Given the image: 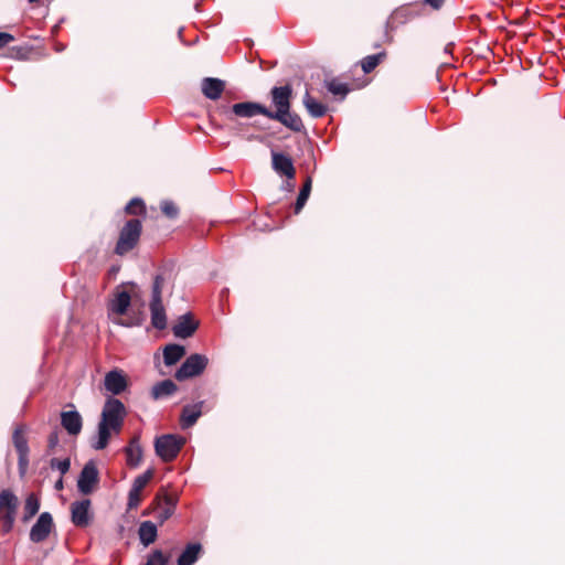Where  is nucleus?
I'll use <instances>...</instances> for the list:
<instances>
[{
  "mask_svg": "<svg viewBox=\"0 0 565 565\" xmlns=\"http://www.w3.org/2000/svg\"><path fill=\"white\" fill-rule=\"evenodd\" d=\"M142 231V224L139 218H130L121 227L119 237L115 246V253L124 256L136 247Z\"/></svg>",
  "mask_w": 565,
  "mask_h": 565,
  "instance_id": "obj_1",
  "label": "nucleus"
},
{
  "mask_svg": "<svg viewBox=\"0 0 565 565\" xmlns=\"http://www.w3.org/2000/svg\"><path fill=\"white\" fill-rule=\"evenodd\" d=\"M185 444V438L177 434H164L156 437V455L164 462L174 460Z\"/></svg>",
  "mask_w": 565,
  "mask_h": 565,
  "instance_id": "obj_2",
  "label": "nucleus"
},
{
  "mask_svg": "<svg viewBox=\"0 0 565 565\" xmlns=\"http://www.w3.org/2000/svg\"><path fill=\"white\" fill-rule=\"evenodd\" d=\"M126 415L127 411L124 403L120 399L110 396L104 404L100 422L113 427L115 433H119L124 425Z\"/></svg>",
  "mask_w": 565,
  "mask_h": 565,
  "instance_id": "obj_3",
  "label": "nucleus"
},
{
  "mask_svg": "<svg viewBox=\"0 0 565 565\" xmlns=\"http://www.w3.org/2000/svg\"><path fill=\"white\" fill-rule=\"evenodd\" d=\"M209 365V358L205 354H190L175 371L174 377L182 382L200 376Z\"/></svg>",
  "mask_w": 565,
  "mask_h": 565,
  "instance_id": "obj_4",
  "label": "nucleus"
},
{
  "mask_svg": "<svg viewBox=\"0 0 565 565\" xmlns=\"http://www.w3.org/2000/svg\"><path fill=\"white\" fill-rule=\"evenodd\" d=\"M270 100L273 106L276 108L271 110L267 107V118L279 116L291 109L292 87L289 84L284 86H274L270 92Z\"/></svg>",
  "mask_w": 565,
  "mask_h": 565,
  "instance_id": "obj_5",
  "label": "nucleus"
},
{
  "mask_svg": "<svg viewBox=\"0 0 565 565\" xmlns=\"http://www.w3.org/2000/svg\"><path fill=\"white\" fill-rule=\"evenodd\" d=\"M223 114L226 115L228 120H233L234 116L239 118H253L257 115L267 117V107L257 102H242L232 105L230 108L225 107Z\"/></svg>",
  "mask_w": 565,
  "mask_h": 565,
  "instance_id": "obj_6",
  "label": "nucleus"
},
{
  "mask_svg": "<svg viewBox=\"0 0 565 565\" xmlns=\"http://www.w3.org/2000/svg\"><path fill=\"white\" fill-rule=\"evenodd\" d=\"M99 483V471L96 462L90 459L82 468L77 478V490L83 495L93 493Z\"/></svg>",
  "mask_w": 565,
  "mask_h": 565,
  "instance_id": "obj_7",
  "label": "nucleus"
},
{
  "mask_svg": "<svg viewBox=\"0 0 565 565\" xmlns=\"http://www.w3.org/2000/svg\"><path fill=\"white\" fill-rule=\"evenodd\" d=\"M55 529L53 516L50 512H42L35 523L32 525L29 539L32 543L44 542Z\"/></svg>",
  "mask_w": 565,
  "mask_h": 565,
  "instance_id": "obj_8",
  "label": "nucleus"
},
{
  "mask_svg": "<svg viewBox=\"0 0 565 565\" xmlns=\"http://www.w3.org/2000/svg\"><path fill=\"white\" fill-rule=\"evenodd\" d=\"M213 406L207 405L204 401H199L192 405L188 404L183 406L180 416L182 429H188L194 426L202 414L210 412Z\"/></svg>",
  "mask_w": 565,
  "mask_h": 565,
  "instance_id": "obj_9",
  "label": "nucleus"
},
{
  "mask_svg": "<svg viewBox=\"0 0 565 565\" xmlns=\"http://www.w3.org/2000/svg\"><path fill=\"white\" fill-rule=\"evenodd\" d=\"M18 507L19 500L17 495L9 489L2 490L0 492V512L2 510L4 512L0 514V522L14 523Z\"/></svg>",
  "mask_w": 565,
  "mask_h": 565,
  "instance_id": "obj_10",
  "label": "nucleus"
},
{
  "mask_svg": "<svg viewBox=\"0 0 565 565\" xmlns=\"http://www.w3.org/2000/svg\"><path fill=\"white\" fill-rule=\"evenodd\" d=\"M416 15L417 14L409 8V6H401L396 8L385 23V40L387 42H392L393 36L390 35L388 32L395 30L396 24H405Z\"/></svg>",
  "mask_w": 565,
  "mask_h": 565,
  "instance_id": "obj_11",
  "label": "nucleus"
},
{
  "mask_svg": "<svg viewBox=\"0 0 565 565\" xmlns=\"http://www.w3.org/2000/svg\"><path fill=\"white\" fill-rule=\"evenodd\" d=\"M90 500L83 499L71 504V520L77 527H86L92 521Z\"/></svg>",
  "mask_w": 565,
  "mask_h": 565,
  "instance_id": "obj_12",
  "label": "nucleus"
},
{
  "mask_svg": "<svg viewBox=\"0 0 565 565\" xmlns=\"http://www.w3.org/2000/svg\"><path fill=\"white\" fill-rule=\"evenodd\" d=\"M105 390L114 396L120 395L128 387L126 374L119 369H113L104 377Z\"/></svg>",
  "mask_w": 565,
  "mask_h": 565,
  "instance_id": "obj_13",
  "label": "nucleus"
},
{
  "mask_svg": "<svg viewBox=\"0 0 565 565\" xmlns=\"http://www.w3.org/2000/svg\"><path fill=\"white\" fill-rule=\"evenodd\" d=\"M199 328L196 321L191 312H186L179 317L177 323L172 327L174 337L179 339H188L194 334Z\"/></svg>",
  "mask_w": 565,
  "mask_h": 565,
  "instance_id": "obj_14",
  "label": "nucleus"
},
{
  "mask_svg": "<svg viewBox=\"0 0 565 565\" xmlns=\"http://www.w3.org/2000/svg\"><path fill=\"white\" fill-rule=\"evenodd\" d=\"M271 164L273 169L280 175L286 177L289 180L295 179L296 169L294 167L292 159L282 152H271Z\"/></svg>",
  "mask_w": 565,
  "mask_h": 565,
  "instance_id": "obj_15",
  "label": "nucleus"
},
{
  "mask_svg": "<svg viewBox=\"0 0 565 565\" xmlns=\"http://www.w3.org/2000/svg\"><path fill=\"white\" fill-rule=\"evenodd\" d=\"M61 425L71 436H76L83 427V419L76 409L64 411L61 413Z\"/></svg>",
  "mask_w": 565,
  "mask_h": 565,
  "instance_id": "obj_16",
  "label": "nucleus"
},
{
  "mask_svg": "<svg viewBox=\"0 0 565 565\" xmlns=\"http://www.w3.org/2000/svg\"><path fill=\"white\" fill-rule=\"evenodd\" d=\"M149 309L152 327L157 330H164L167 328V315L162 298H151Z\"/></svg>",
  "mask_w": 565,
  "mask_h": 565,
  "instance_id": "obj_17",
  "label": "nucleus"
},
{
  "mask_svg": "<svg viewBox=\"0 0 565 565\" xmlns=\"http://www.w3.org/2000/svg\"><path fill=\"white\" fill-rule=\"evenodd\" d=\"M201 89L206 98L216 100L225 89V82L217 77H204L201 82Z\"/></svg>",
  "mask_w": 565,
  "mask_h": 565,
  "instance_id": "obj_18",
  "label": "nucleus"
},
{
  "mask_svg": "<svg viewBox=\"0 0 565 565\" xmlns=\"http://www.w3.org/2000/svg\"><path fill=\"white\" fill-rule=\"evenodd\" d=\"M127 465L137 468L142 460V448L140 446L139 436H134L128 446L124 448Z\"/></svg>",
  "mask_w": 565,
  "mask_h": 565,
  "instance_id": "obj_19",
  "label": "nucleus"
},
{
  "mask_svg": "<svg viewBox=\"0 0 565 565\" xmlns=\"http://www.w3.org/2000/svg\"><path fill=\"white\" fill-rule=\"evenodd\" d=\"M271 119L279 121L281 125H284L286 128L290 129L291 131H295V132L306 131V128H305L301 117L298 114L292 113L291 109H289L288 111H285V114H281L280 117L274 116Z\"/></svg>",
  "mask_w": 565,
  "mask_h": 565,
  "instance_id": "obj_20",
  "label": "nucleus"
},
{
  "mask_svg": "<svg viewBox=\"0 0 565 565\" xmlns=\"http://www.w3.org/2000/svg\"><path fill=\"white\" fill-rule=\"evenodd\" d=\"M202 553V545L198 542L189 543L177 559V565H193Z\"/></svg>",
  "mask_w": 565,
  "mask_h": 565,
  "instance_id": "obj_21",
  "label": "nucleus"
},
{
  "mask_svg": "<svg viewBox=\"0 0 565 565\" xmlns=\"http://www.w3.org/2000/svg\"><path fill=\"white\" fill-rule=\"evenodd\" d=\"M186 354L185 347L178 343H170L163 348V362L167 366L177 364Z\"/></svg>",
  "mask_w": 565,
  "mask_h": 565,
  "instance_id": "obj_22",
  "label": "nucleus"
},
{
  "mask_svg": "<svg viewBox=\"0 0 565 565\" xmlns=\"http://www.w3.org/2000/svg\"><path fill=\"white\" fill-rule=\"evenodd\" d=\"M138 535L140 543L143 546H149L152 544L158 536V527L157 524L152 521H143L140 523L138 529Z\"/></svg>",
  "mask_w": 565,
  "mask_h": 565,
  "instance_id": "obj_23",
  "label": "nucleus"
},
{
  "mask_svg": "<svg viewBox=\"0 0 565 565\" xmlns=\"http://www.w3.org/2000/svg\"><path fill=\"white\" fill-rule=\"evenodd\" d=\"M302 103L309 115L313 118L323 117L328 110L327 106L315 99L308 90L303 95Z\"/></svg>",
  "mask_w": 565,
  "mask_h": 565,
  "instance_id": "obj_24",
  "label": "nucleus"
},
{
  "mask_svg": "<svg viewBox=\"0 0 565 565\" xmlns=\"http://www.w3.org/2000/svg\"><path fill=\"white\" fill-rule=\"evenodd\" d=\"M178 391L177 384L170 380H163L156 383L151 388V397L153 399H160L167 396H171Z\"/></svg>",
  "mask_w": 565,
  "mask_h": 565,
  "instance_id": "obj_25",
  "label": "nucleus"
},
{
  "mask_svg": "<svg viewBox=\"0 0 565 565\" xmlns=\"http://www.w3.org/2000/svg\"><path fill=\"white\" fill-rule=\"evenodd\" d=\"M131 303V296L127 290L119 291L111 301L110 309L114 313L124 316L128 313Z\"/></svg>",
  "mask_w": 565,
  "mask_h": 565,
  "instance_id": "obj_26",
  "label": "nucleus"
},
{
  "mask_svg": "<svg viewBox=\"0 0 565 565\" xmlns=\"http://www.w3.org/2000/svg\"><path fill=\"white\" fill-rule=\"evenodd\" d=\"M172 270L166 267L160 268L153 277L151 287V298H162V287L166 281L171 279Z\"/></svg>",
  "mask_w": 565,
  "mask_h": 565,
  "instance_id": "obj_27",
  "label": "nucleus"
},
{
  "mask_svg": "<svg viewBox=\"0 0 565 565\" xmlns=\"http://www.w3.org/2000/svg\"><path fill=\"white\" fill-rule=\"evenodd\" d=\"M113 427L109 425L99 422L98 423V431H97V440L92 443V447L95 450H103L107 447L109 439L111 437Z\"/></svg>",
  "mask_w": 565,
  "mask_h": 565,
  "instance_id": "obj_28",
  "label": "nucleus"
},
{
  "mask_svg": "<svg viewBox=\"0 0 565 565\" xmlns=\"http://www.w3.org/2000/svg\"><path fill=\"white\" fill-rule=\"evenodd\" d=\"M40 507L41 503L39 497L35 493H30L25 499L22 522L28 523L34 515L38 514Z\"/></svg>",
  "mask_w": 565,
  "mask_h": 565,
  "instance_id": "obj_29",
  "label": "nucleus"
},
{
  "mask_svg": "<svg viewBox=\"0 0 565 565\" xmlns=\"http://www.w3.org/2000/svg\"><path fill=\"white\" fill-rule=\"evenodd\" d=\"M311 189H312V179H311V177L308 175V177H306L305 182H303V184L298 193L297 200L295 202L294 210H295L296 214L300 213V211L306 205V203L310 196Z\"/></svg>",
  "mask_w": 565,
  "mask_h": 565,
  "instance_id": "obj_30",
  "label": "nucleus"
},
{
  "mask_svg": "<svg viewBox=\"0 0 565 565\" xmlns=\"http://www.w3.org/2000/svg\"><path fill=\"white\" fill-rule=\"evenodd\" d=\"M126 316L127 318L125 320L118 322L122 327H140L146 321V312L142 308L132 309L130 312L128 311Z\"/></svg>",
  "mask_w": 565,
  "mask_h": 565,
  "instance_id": "obj_31",
  "label": "nucleus"
},
{
  "mask_svg": "<svg viewBox=\"0 0 565 565\" xmlns=\"http://www.w3.org/2000/svg\"><path fill=\"white\" fill-rule=\"evenodd\" d=\"M24 427L17 426L13 430L12 443L17 450V454L30 452L26 438L23 436Z\"/></svg>",
  "mask_w": 565,
  "mask_h": 565,
  "instance_id": "obj_32",
  "label": "nucleus"
},
{
  "mask_svg": "<svg viewBox=\"0 0 565 565\" xmlns=\"http://www.w3.org/2000/svg\"><path fill=\"white\" fill-rule=\"evenodd\" d=\"M385 56H386V53L384 51L380 52V53H376V54H372V55L365 56L364 58L361 60L362 71L365 74L371 73L372 71L375 70V67L381 63V61Z\"/></svg>",
  "mask_w": 565,
  "mask_h": 565,
  "instance_id": "obj_33",
  "label": "nucleus"
},
{
  "mask_svg": "<svg viewBox=\"0 0 565 565\" xmlns=\"http://www.w3.org/2000/svg\"><path fill=\"white\" fill-rule=\"evenodd\" d=\"M324 86L334 96H340L342 99L349 94L350 87L347 83H340L335 78L324 81Z\"/></svg>",
  "mask_w": 565,
  "mask_h": 565,
  "instance_id": "obj_34",
  "label": "nucleus"
},
{
  "mask_svg": "<svg viewBox=\"0 0 565 565\" xmlns=\"http://www.w3.org/2000/svg\"><path fill=\"white\" fill-rule=\"evenodd\" d=\"M178 501V495L169 493H158L154 498L156 508H160L161 504H164V508H172L173 512L175 510Z\"/></svg>",
  "mask_w": 565,
  "mask_h": 565,
  "instance_id": "obj_35",
  "label": "nucleus"
},
{
  "mask_svg": "<svg viewBox=\"0 0 565 565\" xmlns=\"http://www.w3.org/2000/svg\"><path fill=\"white\" fill-rule=\"evenodd\" d=\"M154 470L152 468L147 469L143 473L135 478L130 489L141 492L147 483L152 479Z\"/></svg>",
  "mask_w": 565,
  "mask_h": 565,
  "instance_id": "obj_36",
  "label": "nucleus"
},
{
  "mask_svg": "<svg viewBox=\"0 0 565 565\" xmlns=\"http://www.w3.org/2000/svg\"><path fill=\"white\" fill-rule=\"evenodd\" d=\"M169 559L161 550H153L147 555L145 565H167Z\"/></svg>",
  "mask_w": 565,
  "mask_h": 565,
  "instance_id": "obj_37",
  "label": "nucleus"
},
{
  "mask_svg": "<svg viewBox=\"0 0 565 565\" xmlns=\"http://www.w3.org/2000/svg\"><path fill=\"white\" fill-rule=\"evenodd\" d=\"M127 214L137 215L146 213L145 202L140 198L131 199L125 207Z\"/></svg>",
  "mask_w": 565,
  "mask_h": 565,
  "instance_id": "obj_38",
  "label": "nucleus"
},
{
  "mask_svg": "<svg viewBox=\"0 0 565 565\" xmlns=\"http://www.w3.org/2000/svg\"><path fill=\"white\" fill-rule=\"evenodd\" d=\"M50 467L52 469L58 470L61 473V477H62L70 471L71 459L70 458H64V459L52 458L50 460Z\"/></svg>",
  "mask_w": 565,
  "mask_h": 565,
  "instance_id": "obj_39",
  "label": "nucleus"
},
{
  "mask_svg": "<svg viewBox=\"0 0 565 565\" xmlns=\"http://www.w3.org/2000/svg\"><path fill=\"white\" fill-rule=\"evenodd\" d=\"M161 211L169 218H175L179 215V207L169 200L161 202Z\"/></svg>",
  "mask_w": 565,
  "mask_h": 565,
  "instance_id": "obj_40",
  "label": "nucleus"
},
{
  "mask_svg": "<svg viewBox=\"0 0 565 565\" xmlns=\"http://www.w3.org/2000/svg\"><path fill=\"white\" fill-rule=\"evenodd\" d=\"M141 501L140 492L130 489L128 492V502L127 507L129 510L136 509Z\"/></svg>",
  "mask_w": 565,
  "mask_h": 565,
  "instance_id": "obj_41",
  "label": "nucleus"
},
{
  "mask_svg": "<svg viewBox=\"0 0 565 565\" xmlns=\"http://www.w3.org/2000/svg\"><path fill=\"white\" fill-rule=\"evenodd\" d=\"M29 467V452L18 454V468L21 476L26 472Z\"/></svg>",
  "mask_w": 565,
  "mask_h": 565,
  "instance_id": "obj_42",
  "label": "nucleus"
},
{
  "mask_svg": "<svg viewBox=\"0 0 565 565\" xmlns=\"http://www.w3.org/2000/svg\"><path fill=\"white\" fill-rule=\"evenodd\" d=\"M159 509V512L157 514V520L159 522V524H163L168 519H170L172 515H173V511H172V508H158Z\"/></svg>",
  "mask_w": 565,
  "mask_h": 565,
  "instance_id": "obj_43",
  "label": "nucleus"
},
{
  "mask_svg": "<svg viewBox=\"0 0 565 565\" xmlns=\"http://www.w3.org/2000/svg\"><path fill=\"white\" fill-rule=\"evenodd\" d=\"M60 438L57 430L51 431V434L47 437V448L50 451L54 450L55 447L58 445Z\"/></svg>",
  "mask_w": 565,
  "mask_h": 565,
  "instance_id": "obj_44",
  "label": "nucleus"
},
{
  "mask_svg": "<svg viewBox=\"0 0 565 565\" xmlns=\"http://www.w3.org/2000/svg\"><path fill=\"white\" fill-rule=\"evenodd\" d=\"M423 3L433 10H440L444 7L445 0H422Z\"/></svg>",
  "mask_w": 565,
  "mask_h": 565,
  "instance_id": "obj_45",
  "label": "nucleus"
},
{
  "mask_svg": "<svg viewBox=\"0 0 565 565\" xmlns=\"http://www.w3.org/2000/svg\"><path fill=\"white\" fill-rule=\"evenodd\" d=\"M14 41V36L8 32H0V49Z\"/></svg>",
  "mask_w": 565,
  "mask_h": 565,
  "instance_id": "obj_46",
  "label": "nucleus"
},
{
  "mask_svg": "<svg viewBox=\"0 0 565 565\" xmlns=\"http://www.w3.org/2000/svg\"><path fill=\"white\" fill-rule=\"evenodd\" d=\"M14 523H2V532L8 534L12 531Z\"/></svg>",
  "mask_w": 565,
  "mask_h": 565,
  "instance_id": "obj_47",
  "label": "nucleus"
},
{
  "mask_svg": "<svg viewBox=\"0 0 565 565\" xmlns=\"http://www.w3.org/2000/svg\"><path fill=\"white\" fill-rule=\"evenodd\" d=\"M64 488V481H63V478L60 477L58 480H56L55 484H54V489L60 491Z\"/></svg>",
  "mask_w": 565,
  "mask_h": 565,
  "instance_id": "obj_48",
  "label": "nucleus"
},
{
  "mask_svg": "<svg viewBox=\"0 0 565 565\" xmlns=\"http://www.w3.org/2000/svg\"><path fill=\"white\" fill-rule=\"evenodd\" d=\"M294 188H295L294 183H291L289 180H288V181H286V182L282 184V189H284V190H287V191H289V192L294 191Z\"/></svg>",
  "mask_w": 565,
  "mask_h": 565,
  "instance_id": "obj_49",
  "label": "nucleus"
},
{
  "mask_svg": "<svg viewBox=\"0 0 565 565\" xmlns=\"http://www.w3.org/2000/svg\"><path fill=\"white\" fill-rule=\"evenodd\" d=\"M243 127L244 125L243 124H237L235 127H234V130L236 131V135H241L242 130H243Z\"/></svg>",
  "mask_w": 565,
  "mask_h": 565,
  "instance_id": "obj_50",
  "label": "nucleus"
},
{
  "mask_svg": "<svg viewBox=\"0 0 565 565\" xmlns=\"http://www.w3.org/2000/svg\"><path fill=\"white\" fill-rule=\"evenodd\" d=\"M246 139H247V140H254V139H258V138H257V137H255V136H253V135H250V136H248Z\"/></svg>",
  "mask_w": 565,
  "mask_h": 565,
  "instance_id": "obj_51",
  "label": "nucleus"
},
{
  "mask_svg": "<svg viewBox=\"0 0 565 565\" xmlns=\"http://www.w3.org/2000/svg\"><path fill=\"white\" fill-rule=\"evenodd\" d=\"M182 31H183V29H182V28H180V29H179V31H178V35H179V38H180V39H181V36H182Z\"/></svg>",
  "mask_w": 565,
  "mask_h": 565,
  "instance_id": "obj_52",
  "label": "nucleus"
},
{
  "mask_svg": "<svg viewBox=\"0 0 565 565\" xmlns=\"http://www.w3.org/2000/svg\"><path fill=\"white\" fill-rule=\"evenodd\" d=\"M30 3L38 2L39 0H28Z\"/></svg>",
  "mask_w": 565,
  "mask_h": 565,
  "instance_id": "obj_53",
  "label": "nucleus"
}]
</instances>
